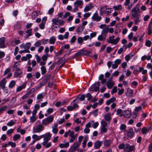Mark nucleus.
Listing matches in <instances>:
<instances>
[{"label":"nucleus","instance_id":"nucleus-8","mask_svg":"<svg viewBox=\"0 0 152 152\" xmlns=\"http://www.w3.org/2000/svg\"><path fill=\"white\" fill-rule=\"evenodd\" d=\"M44 141L42 142V145H45L46 142H48L51 139V134L50 133H48L46 134H44Z\"/></svg>","mask_w":152,"mask_h":152},{"label":"nucleus","instance_id":"nucleus-5","mask_svg":"<svg viewBox=\"0 0 152 152\" xmlns=\"http://www.w3.org/2000/svg\"><path fill=\"white\" fill-rule=\"evenodd\" d=\"M44 129V126L41 124L36 125L33 128V132L34 133H40Z\"/></svg>","mask_w":152,"mask_h":152},{"label":"nucleus","instance_id":"nucleus-45","mask_svg":"<svg viewBox=\"0 0 152 152\" xmlns=\"http://www.w3.org/2000/svg\"><path fill=\"white\" fill-rule=\"evenodd\" d=\"M122 6L121 4H119L117 6H115L113 7V8L115 10H118L122 9Z\"/></svg>","mask_w":152,"mask_h":152},{"label":"nucleus","instance_id":"nucleus-9","mask_svg":"<svg viewBox=\"0 0 152 152\" xmlns=\"http://www.w3.org/2000/svg\"><path fill=\"white\" fill-rule=\"evenodd\" d=\"M91 18L93 20L96 21L97 22L100 21L102 19L101 17L99 15L97 12H96L93 14Z\"/></svg>","mask_w":152,"mask_h":152},{"label":"nucleus","instance_id":"nucleus-31","mask_svg":"<svg viewBox=\"0 0 152 152\" xmlns=\"http://www.w3.org/2000/svg\"><path fill=\"white\" fill-rule=\"evenodd\" d=\"M69 145V143L68 142H66L64 143H61L59 145V147L61 148H67Z\"/></svg>","mask_w":152,"mask_h":152},{"label":"nucleus","instance_id":"nucleus-27","mask_svg":"<svg viewBox=\"0 0 152 152\" xmlns=\"http://www.w3.org/2000/svg\"><path fill=\"white\" fill-rule=\"evenodd\" d=\"M99 80L101 81V83L103 84L106 81V80L104 78V76L103 74H101L99 76Z\"/></svg>","mask_w":152,"mask_h":152},{"label":"nucleus","instance_id":"nucleus-57","mask_svg":"<svg viewBox=\"0 0 152 152\" xmlns=\"http://www.w3.org/2000/svg\"><path fill=\"white\" fill-rule=\"evenodd\" d=\"M121 60L120 59H118L115 60L114 63L116 64L117 65L120 64L121 62Z\"/></svg>","mask_w":152,"mask_h":152},{"label":"nucleus","instance_id":"nucleus-48","mask_svg":"<svg viewBox=\"0 0 152 152\" xmlns=\"http://www.w3.org/2000/svg\"><path fill=\"white\" fill-rule=\"evenodd\" d=\"M90 51L86 50H83V55L88 56L91 53Z\"/></svg>","mask_w":152,"mask_h":152},{"label":"nucleus","instance_id":"nucleus-34","mask_svg":"<svg viewBox=\"0 0 152 152\" xmlns=\"http://www.w3.org/2000/svg\"><path fill=\"white\" fill-rule=\"evenodd\" d=\"M16 84V82L15 80H12L11 81L8 87L10 88H12L14 87Z\"/></svg>","mask_w":152,"mask_h":152},{"label":"nucleus","instance_id":"nucleus-6","mask_svg":"<svg viewBox=\"0 0 152 152\" xmlns=\"http://www.w3.org/2000/svg\"><path fill=\"white\" fill-rule=\"evenodd\" d=\"M100 83L99 82H95V83L92 85L90 88L89 90L91 91H98L99 89V86Z\"/></svg>","mask_w":152,"mask_h":152},{"label":"nucleus","instance_id":"nucleus-26","mask_svg":"<svg viewBox=\"0 0 152 152\" xmlns=\"http://www.w3.org/2000/svg\"><path fill=\"white\" fill-rule=\"evenodd\" d=\"M32 29H29L26 31V33L27 34L25 36V37L26 38H28L29 37L31 36L32 34Z\"/></svg>","mask_w":152,"mask_h":152},{"label":"nucleus","instance_id":"nucleus-40","mask_svg":"<svg viewBox=\"0 0 152 152\" xmlns=\"http://www.w3.org/2000/svg\"><path fill=\"white\" fill-rule=\"evenodd\" d=\"M20 137V135L19 134H16L13 137V139L14 141H16L17 140L19 139Z\"/></svg>","mask_w":152,"mask_h":152},{"label":"nucleus","instance_id":"nucleus-39","mask_svg":"<svg viewBox=\"0 0 152 152\" xmlns=\"http://www.w3.org/2000/svg\"><path fill=\"white\" fill-rule=\"evenodd\" d=\"M53 112V109L52 108H49L47 109V113L45 114V116L47 117L48 115Z\"/></svg>","mask_w":152,"mask_h":152},{"label":"nucleus","instance_id":"nucleus-43","mask_svg":"<svg viewBox=\"0 0 152 152\" xmlns=\"http://www.w3.org/2000/svg\"><path fill=\"white\" fill-rule=\"evenodd\" d=\"M127 91L129 94V96L132 97L133 94V91L130 88H128L127 89Z\"/></svg>","mask_w":152,"mask_h":152},{"label":"nucleus","instance_id":"nucleus-1","mask_svg":"<svg viewBox=\"0 0 152 152\" xmlns=\"http://www.w3.org/2000/svg\"><path fill=\"white\" fill-rule=\"evenodd\" d=\"M140 5L139 4H137L132 10L131 12L132 18H137L140 16Z\"/></svg>","mask_w":152,"mask_h":152},{"label":"nucleus","instance_id":"nucleus-44","mask_svg":"<svg viewBox=\"0 0 152 152\" xmlns=\"http://www.w3.org/2000/svg\"><path fill=\"white\" fill-rule=\"evenodd\" d=\"M107 129L106 127H101L100 132L102 134H104L107 132Z\"/></svg>","mask_w":152,"mask_h":152},{"label":"nucleus","instance_id":"nucleus-63","mask_svg":"<svg viewBox=\"0 0 152 152\" xmlns=\"http://www.w3.org/2000/svg\"><path fill=\"white\" fill-rule=\"evenodd\" d=\"M112 50V48L110 47H107L106 48V51L107 53H110Z\"/></svg>","mask_w":152,"mask_h":152},{"label":"nucleus","instance_id":"nucleus-60","mask_svg":"<svg viewBox=\"0 0 152 152\" xmlns=\"http://www.w3.org/2000/svg\"><path fill=\"white\" fill-rule=\"evenodd\" d=\"M45 22H42L39 26V28L42 29H43L45 28Z\"/></svg>","mask_w":152,"mask_h":152},{"label":"nucleus","instance_id":"nucleus-54","mask_svg":"<svg viewBox=\"0 0 152 152\" xmlns=\"http://www.w3.org/2000/svg\"><path fill=\"white\" fill-rule=\"evenodd\" d=\"M76 39V37L75 36H74L71 39L70 41V42L72 44L75 42Z\"/></svg>","mask_w":152,"mask_h":152},{"label":"nucleus","instance_id":"nucleus-62","mask_svg":"<svg viewBox=\"0 0 152 152\" xmlns=\"http://www.w3.org/2000/svg\"><path fill=\"white\" fill-rule=\"evenodd\" d=\"M76 150V149L73 146H72L69 149L68 152H74Z\"/></svg>","mask_w":152,"mask_h":152},{"label":"nucleus","instance_id":"nucleus-21","mask_svg":"<svg viewBox=\"0 0 152 152\" xmlns=\"http://www.w3.org/2000/svg\"><path fill=\"white\" fill-rule=\"evenodd\" d=\"M151 130L150 127L146 128L145 127H143L141 130V132L143 134H145Z\"/></svg>","mask_w":152,"mask_h":152},{"label":"nucleus","instance_id":"nucleus-4","mask_svg":"<svg viewBox=\"0 0 152 152\" xmlns=\"http://www.w3.org/2000/svg\"><path fill=\"white\" fill-rule=\"evenodd\" d=\"M133 145H130L127 143L125 144L124 143H121L118 146V148L120 150L123 149L124 151V150L125 149H126V150H128L129 149L130 150H132V149H133Z\"/></svg>","mask_w":152,"mask_h":152},{"label":"nucleus","instance_id":"nucleus-7","mask_svg":"<svg viewBox=\"0 0 152 152\" xmlns=\"http://www.w3.org/2000/svg\"><path fill=\"white\" fill-rule=\"evenodd\" d=\"M52 22L53 24V26L56 28H57V27H54V25L62 26L64 24V22L63 20H58L56 18L53 19L52 20Z\"/></svg>","mask_w":152,"mask_h":152},{"label":"nucleus","instance_id":"nucleus-18","mask_svg":"<svg viewBox=\"0 0 152 152\" xmlns=\"http://www.w3.org/2000/svg\"><path fill=\"white\" fill-rule=\"evenodd\" d=\"M26 83H23L21 86H18L16 88V92H19L21 91L23 89L26 88Z\"/></svg>","mask_w":152,"mask_h":152},{"label":"nucleus","instance_id":"nucleus-38","mask_svg":"<svg viewBox=\"0 0 152 152\" xmlns=\"http://www.w3.org/2000/svg\"><path fill=\"white\" fill-rule=\"evenodd\" d=\"M49 79V78H47L43 79L42 82H40L39 84L42 86L45 85L48 82Z\"/></svg>","mask_w":152,"mask_h":152},{"label":"nucleus","instance_id":"nucleus-33","mask_svg":"<svg viewBox=\"0 0 152 152\" xmlns=\"http://www.w3.org/2000/svg\"><path fill=\"white\" fill-rule=\"evenodd\" d=\"M108 31L109 28L108 26L104 28L102 31L101 33L102 34H106L108 32Z\"/></svg>","mask_w":152,"mask_h":152},{"label":"nucleus","instance_id":"nucleus-41","mask_svg":"<svg viewBox=\"0 0 152 152\" xmlns=\"http://www.w3.org/2000/svg\"><path fill=\"white\" fill-rule=\"evenodd\" d=\"M15 124V121L11 120L7 124V125L9 126H12Z\"/></svg>","mask_w":152,"mask_h":152},{"label":"nucleus","instance_id":"nucleus-14","mask_svg":"<svg viewBox=\"0 0 152 152\" xmlns=\"http://www.w3.org/2000/svg\"><path fill=\"white\" fill-rule=\"evenodd\" d=\"M70 139H69V142H73L75 140L76 137V136H75V132L73 131L71 132L69 134Z\"/></svg>","mask_w":152,"mask_h":152},{"label":"nucleus","instance_id":"nucleus-2","mask_svg":"<svg viewBox=\"0 0 152 152\" xmlns=\"http://www.w3.org/2000/svg\"><path fill=\"white\" fill-rule=\"evenodd\" d=\"M83 2L82 0H77L74 3L75 9L72 10V12H75L79 10L78 7L80 8H82Z\"/></svg>","mask_w":152,"mask_h":152},{"label":"nucleus","instance_id":"nucleus-20","mask_svg":"<svg viewBox=\"0 0 152 152\" xmlns=\"http://www.w3.org/2000/svg\"><path fill=\"white\" fill-rule=\"evenodd\" d=\"M5 38L3 37L0 38V48L5 47Z\"/></svg>","mask_w":152,"mask_h":152},{"label":"nucleus","instance_id":"nucleus-13","mask_svg":"<svg viewBox=\"0 0 152 152\" xmlns=\"http://www.w3.org/2000/svg\"><path fill=\"white\" fill-rule=\"evenodd\" d=\"M120 39V38L119 37H118L115 39H109L108 42L111 44L115 45L118 43Z\"/></svg>","mask_w":152,"mask_h":152},{"label":"nucleus","instance_id":"nucleus-36","mask_svg":"<svg viewBox=\"0 0 152 152\" xmlns=\"http://www.w3.org/2000/svg\"><path fill=\"white\" fill-rule=\"evenodd\" d=\"M7 106H4L0 107V115L2 114L6 110Z\"/></svg>","mask_w":152,"mask_h":152},{"label":"nucleus","instance_id":"nucleus-55","mask_svg":"<svg viewBox=\"0 0 152 152\" xmlns=\"http://www.w3.org/2000/svg\"><path fill=\"white\" fill-rule=\"evenodd\" d=\"M41 45V43L40 40L37 41L34 43V46L37 47H38L40 46Z\"/></svg>","mask_w":152,"mask_h":152},{"label":"nucleus","instance_id":"nucleus-32","mask_svg":"<svg viewBox=\"0 0 152 152\" xmlns=\"http://www.w3.org/2000/svg\"><path fill=\"white\" fill-rule=\"evenodd\" d=\"M83 55V50H80L77 52L74 55V56L77 58L79 56Z\"/></svg>","mask_w":152,"mask_h":152},{"label":"nucleus","instance_id":"nucleus-19","mask_svg":"<svg viewBox=\"0 0 152 152\" xmlns=\"http://www.w3.org/2000/svg\"><path fill=\"white\" fill-rule=\"evenodd\" d=\"M7 83V80L5 78L2 79L0 82V87H1L2 89H4L5 87V85Z\"/></svg>","mask_w":152,"mask_h":152},{"label":"nucleus","instance_id":"nucleus-42","mask_svg":"<svg viewBox=\"0 0 152 152\" xmlns=\"http://www.w3.org/2000/svg\"><path fill=\"white\" fill-rule=\"evenodd\" d=\"M78 43L81 45L83 42V39L82 37H79L77 39Z\"/></svg>","mask_w":152,"mask_h":152},{"label":"nucleus","instance_id":"nucleus-35","mask_svg":"<svg viewBox=\"0 0 152 152\" xmlns=\"http://www.w3.org/2000/svg\"><path fill=\"white\" fill-rule=\"evenodd\" d=\"M111 143V141L110 140H106L104 141V145L107 147L110 145Z\"/></svg>","mask_w":152,"mask_h":152},{"label":"nucleus","instance_id":"nucleus-11","mask_svg":"<svg viewBox=\"0 0 152 152\" xmlns=\"http://www.w3.org/2000/svg\"><path fill=\"white\" fill-rule=\"evenodd\" d=\"M126 136L129 138H132L134 134L132 128H130L126 132Z\"/></svg>","mask_w":152,"mask_h":152},{"label":"nucleus","instance_id":"nucleus-47","mask_svg":"<svg viewBox=\"0 0 152 152\" xmlns=\"http://www.w3.org/2000/svg\"><path fill=\"white\" fill-rule=\"evenodd\" d=\"M101 127H106L107 125V123L106 121L102 120L101 121Z\"/></svg>","mask_w":152,"mask_h":152},{"label":"nucleus","instance_id":"nucleus-28","mask_svg":"<svg viewBox=\"0 0 152 152\" xmlns=\"http://www.w3.org/2000/svg\"><path fill=\"white\" fill-rule=\"evenodd\" d=\"M84 28V27L82 26L81 25H80L77 28L76 31L77 33H81Z\"/></svg>","mask_w":152,"mask_h":152},{"label":"nucleus","instance_id":"nucleus-59","mask_svg":"<svg viewBox=\"0 0 152 152\" xmlns=\"http://www.w3.org/2000/svg\"><path fill=\"white\" fill-rule=\"evenodd\" d=\"M87 141V139L86 138H85L83 142H82L83 146L82 147L83 148H85L86 145V142Z\"/></svg>","mask_w":152,"mask_h":152},{"label":"nucleus","instance_id":"nucleus-17","mask_svg":"<svg viewBox=\"0 0 152 152\" xmlns=\"http://www.w3.org/2000/svg\"><path fill=\"white\" fill-rule=\"evenodd\" d=\"M93 7L94 6L91 3H90L85 7L84 9V11L85 12L88 11Z\"/></svg>","mask_w":152,"mask_h":152},{"label":"nucleus","instance_id":"nucleus-50","mask_svg":"<svg viewBox=\"0 0 152 152\" xmlns=\"http://www.w3.org/2000/svg\"><path fill=\"white\" fill-rule=\"evenodd\" d=\"M97 39L99 40L102 41L105 40L106 38L104 37H103L102 35H100L98 36Z\"/></svg>","mask_w":152,"mask_h":152},{"label":"nucleus","instance_id":"nucleus-15","mask_svg":"<svg viewBox=\"0 0 152 152\" xmlns=\"http://www.w3.org/2000/svg\"><path fill=\"white\" fill-rule=\"evenodd\" d=\"M112 80L111 77L106 83L107 87L109 89L111 88L114 85V83L112 81Z\"/></svg>","mask_w":152,"mask_h":152},{"label":"nucleus","instance_id":"nucleus-61","mask_svg":"<svg viewBox=\"0 0 152 152\" xmlns=\"http://www.w3.org/2000/svg\"><path fill=\"white\" fill-rule=\"evenodd\" d=\"M151 44V41L149 40H147L145 42V45L148 47H150Z\"/></svg>","mask_w":152,"mask_h":152},{"label":"nucleus","instance_id":"nucleus-24","mask_svg":"<svg viewBox=\"0 0 152 152\" xmlns=\"http://www.w3.org/2000/svg\"><path fill=\"white\" fill-rule=\"evenodd\" d=\"M31 46V44L30 42L27 43L25 45V50L26 51L27 53H30L29 49Z\"/></svg>","mask_w":152,"mask_h":152},{"label":"nucleus","instance_id":"nucleus-52","mask_svg":"<svg viewBox=\"0 0 152 152\" xmlns=\"http://www.w3.org/2000/svg\"><path fill=\"white\" fill-rule=\"evenodd\" d=\"M44 96L42 94H40L38 95L37 99L38 100L42 99L44 98Z\"/></svg>","mask_w":152,"mask_h":152},{"label":"nucleus","instance_id":"nucleus-30","mask_svg":"<svg viewBox=\"0 0 152 152\" xmlns=\"http://www.w3.org/2000/svg\"><path fill=\"white\" fill-rule=\"evenodd\" d=\"M104 119L107 121H110L111 120V114L107 113L105 114L104 115Z\"/></svg>","mask_w":152,"mask_h":152},{"label":"nucleus","instance_id":"nucleus-23","mask_svg":"<svg viewBox=\"0 0 152 152\" xmlns=\"http://www.w3.org/2000/svg\"><path fill=\"white\" fill-rule=\"evenodd\" d=\"M131 116V112L129 110L125 111L124 114V116L125 118H129Z\"/></svg>","mask_w":152,"mask_h":152},{"label":"nucleus","instance_id":"nucleus-53","mask_svg":"<svg viewBox=\"0 0 152 152\" xmlns=\"http://www.w3.org/2000/svg\"><path fill=\"white\" fill-rule=\"evenodd\" d=\"M8 145H10L12 148H14L16 146V144L15 143L12 142H8Z\"/></svg>","mask_w":152,"mask_h":152},{"label":"nucleus","instance_id":"nucleus-56","mask_svg":"<svg viewBox=\"0 0 152 152\" xmlns=\"http://www.w3.org/2000/svg\"><path fill=\"white\" fill-rule=\"evenodd\" d=\"M126 126L125 124H121L120 127V129L121 130L126 131Z\"/></svg>","mask_w":152,"mask_h":152},{"label":"nucleus","instance_id":"nucleus-49","mask_svg":"<svg viewBox=\"0 0 152 152\" xmlns=\"http://www.w3.org/2000/svg\"><path fill=\"white\" fill-rule=\"evenodd\" d=\"M80 144L81 143L80 142H75L72 146L77 149L79 147Z\"/></svg>","mask_w":152,"mask_h":152},{"label":"nucleus","instance_id":"nucleus-25","mask_svg":"<svg viewBox=\"0 0 152 152\" xmlns=\"http://www.w3.org/2000/svg\"><path fill=\"white\" fill-rule=\"evenodd\" d=\"M56 40V38L55 37L53 36L51 37L49 39V43L51 44H55Z\"/></svg>","mask_w":152,"mask_h":152},{"label":"nucleus","instance_id":"nucleus-51","mask_svg":"<svg viewBox=\"0 0 152 152\" xmlns=\"http://www.w3.org/2000/svg\"><path fill=\"white\" fill-rule=\"evenodd\" d=\"M86 96L87 98V100L88 101L91 100L92 98L91 94L89 93H88L86 94Z\"/></svg>","mask_w":152,"mask_h":152},{"label":"nucleus","instance_id":"nucleus-64","mask_svg":"<svg viewBox=\"0 0 152 152\" xmlns=\"http://www.w3.org/2000/svg\"><path fill=\"white\" fill-rule=\"evenodd\" d=\"M133 149H132V150H126V149H125L124 150V152H132V151H134L135 150V145H133Z\"/></svg>","mask_w":152,"mask_h":152},{"label":"nucleus","instance_id":"nucleus-10","mask_svg":"<svg viewBox=\"0 0 152 152\" xmlns=\"http://www.w3.org/2000/svg\"><path fill=\"white\" fill-rule=\"evenodd\" d=\"M85 98V96L84 94H82L80 96H78L77 97L75 98L73 100V102L71 103V104L73 103L74 102H76L77 103H78L79 100L83 101Z\"/></svg>","mask_w":152,"mask_h":152},{"label":"nucleus","instance_id":"nucleus-58","mask_svg":"<svg viewBox=\"0 0 152 152\" xmlns=\"http://www.w3.org/2000/svg\"><path fill=\"white\" fill-rule=\"evenodd\" d=\"M96 34V32H94L92 33H91L90 34V40H91V39L94 37H95Z\"/></svg>","mask_w":152,"mask_h":152},{"label":"nucleus","instance_id":"nucleus-46","mask_svg":"<svg viewBox=\"0 0 152 152\" xmlns=\"http://www.w3.org/2000/svg\"><path fill=\"white\" fill-rule=\"evenodd\" d=\"M37 119L36 117L34 115H32L30 118V122L34 123L36 121Z\"/></svg>","mask_w":152,"mask_h":152},{"label":"nucleus","instance_id":"nucleus-16","mask_svg":"<svg viewBox=\"0 0 152 152\" xmlns=\"http://www.w3.org/2000/svg\"><path fill=\"white\" fill-rule=\"evenodd\" d=\"M107 6L106 5H104L100 7V15H102L103 13H105V12H106V10H107Z\"/></svg>","mask_w":152,"mask_h":152},{"label":"nucleus","instance_id":"nucleus-37","mask_svg":"<svg viewBox=\"0 0 152 152\" xmlns=\"http://www.w3.org/2000/svg\"><path fill=\"white\" fill-rule=\"evenodd\" d=\"M41 71V74L42 75L45 74L47 72L45 66H42L40 68Z\"/></svg>","mask_w":152,"mask_h":152},{"label":"nucleus","instance_id":"nucleus-12","mask_svg":"<svg viewBox=\"0 0 152 152\" xmlns=\"http://www.w3.org/2000/svg\"><path fill=\"white\" fill-rule=\"evenodd\" d=\"M23 72L20 68H17L15 70L14 75L15 77H21L22 75Z\"/></svg>","mask_w":152,"mask_h":152},{"label":"nucleus","instance_id":"nucleus-3","mask_svg":"<svg viewBox=\"0 0 152 152\" xmlns=\"http://www.w3.org/2000/svg\"><path fill=\"white\" fill-rule=\"evenodd\" d=\"M54 117L53 116L51 115L43 119L42 121V124L45 126L48 125L53 122Z\"/></svg>","mask_w":152,"mask_h":152},{"label":"nucleus","instance_id":"nucleus-22","mask_svg":"<svg viewBox=\"0 0 152 152\" xmlns=\"http://www.w3.org/2000/svg\"><path fill=\"white\" fill-rule=\"evenodd\" d=\"M102 143V141H100L99 140L97 141L94 143V148L96 149L99 148L101 146Z\"/></svg>","mask_w":152,"mask_h":152},{"label":"nucleus","instance_id":"nucleus-29","mask_svg":"<svg viewBox=\"0 0 152 152\" xmlns=\"http://www.w3.org/2000/svg\"><path fill=\"white\" fill-rule=\"evenodd\" d=\"M116 98L115 97H113L110 98L107 101L106 104L107 105H110L111 103L115 101Z\"/></svg>","mask_w":152,"mask_h":152}]
</instances>
